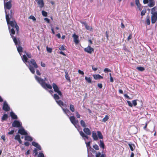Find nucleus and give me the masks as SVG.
<instances>
[{
    "label": "nucleus",
    "mask_w": 157,
    "mask_h": 157,
    "mask_svg": "<svg viewBox=\"0 0 157 157\" xmlns=\"http://www.w3.org/2000/svg\"><path fill=\"white\" fill-rule=\"evenodd\" d=\"M13 13L12 10H10V13H7L6 12V18L7 24L8 25V27L10 35L13 39V41L15 45H17V40L16 37L13 35L15 34V31L14 28H15L17 33L19 32V27L15 20L13 19L12 21L10 20V18H12L13 15Z\"/></svg>",
    "instance_id": "1"
},
{
    "label": "nucleus",
    "mask_w": 157,
    "mask_h": 157,
    "mask_svg": "<svg viewBox=\"0 0 157 157\" xmlns=\"http://www.w3.org/2000/svg\"><path fill=\"white\" fill-rule=\"evenodd\" d=\"M22 59L24 63H28L29 66V68L31 72L33 74H34L35 73V69L38 68V66L36 63L35 60L33 59H32L29 61H28V59L25 55H23Z\"/></svg>",
    "instance_id": "2"
},
{
    "label": "nucleus",
    "mask_w": 157,
    "mask_h": 157,
    "mask_svg": "<svg viewBox=\"0 0 157 157\" xmlns=\"http://www.w3.org/2000/svg\"><path fill=\"white\" fill-rule=\"evenodd\" d=\"M35 78L36 80L40 83L41 86L44 89H52V86L50 84H47L45 83V81L47 80L46 78H45L44 80L40 77H38L36 75H35Z\"/></svg>",
    "instance_id": "3"
},
{
    "label": "nucleus",
    "mask_w": 157,
    "mask_h": 157,
    "mask_svg": "<svg viewBox=\"0 0 157 157\" xmlns=\"http://www.w3.org/2000/svg\"><path fill=\"white\" fill-rule=\"evenodd\" d=\"M12 7V5L11 1H9L6 2H4V7L6 13V12L7 13H10V12H9V11H7V10H10Z\"/></svg>",
    "instance_id": "4"
},
{
    "label": "nucleus",
    "mask_w": 157,
    "mask_h": 157,
    "mask_svg": "<svg viewBox=\"0 0 157 157\" xmlns=\"http://www.w3.org/2000/svg\"><path fill=\"white\" fill-rule=\"evenodd\" d=\"M54 91L55 92L57 93L59 95L62 96V93L61 91L59 90V88L58 86L55 83H53L52 84V86Z\"/></svg>",
    "instance_id": "5"
},
{
    "label": "nucleus",
    "mask_w": 157,
    "mask_h": 157,
    "mask_svg": "<svg viewBox=\"0 0 157 157\" xmlns=\"http://www.w3.org/2000/svg\"><path fill=\"white\" fill-rule=\"evenodd\" d=\"M69 118L71 123L74 125L78 124V121L76 120L75 117L74 116L69 117Z\"/></svg>",
    "instance_id": "6"
},
{
    "label": "nucleus",
    "mask_w": 157,
    "mask_h": 157,
    "mask_svg": "<svg viewBox=\"0 0 157 157\" xmlns=\"http://www.w3.org/2000/svg\"><path fill=\"white\" fill-rule=\"evenodd\" d=\"M157 21V13H155L152 14L151 16V22L153 24Z\"/></svg>",
    "instance_id": "7"
},
{
    "label": "nucleus",
    "mask_w": 157,
    "mask_h": 157,
    "mask_svg": "<svg viewBox=\"0 0 157 157\" xmlns=\"http://www.w3.org/2000/svg\"><path fill=\"white\" fill-rule=\"evenodd\" d=\"M2 109L4 110L6 112L9 111L10 109V107L9 106L6 101H5L4 102L2 107Z\"/></svg>",
    "instance_id": "8"
},
{
    "label": "nucleus",
    "mask_w": 157,
    "mask_h": 157,
    "mask_svg": "<svg viewBox=\"0 0 157 157\" xmlns=\"http://www.w3.org/2000/svg\"><path fill=\"white\" fill-rule=\"evenodd\" d=\"M84 51L85 52L91 54L92 53V52H93L94 51V49L90 46L88 45L86 48H85L84 49Z\"/></svg>",
    "instance_id": "9"
},
{
    "label": "nucleus",
    "mask_w": 157,
    "mask_h": 157,
    "mask_svg": "<svg viewBox=\"0 0 157 157\" xmlns=\"http://www.w3.org/2000/svg\"><path fill=\"white\" fill-rule=\"evenodd\" d=\"M12 126L13 127L20 128L22 126L20 122L17 120H15L12 124Z\"/></svg>",
    "instance_id": "10"
},
{
    "label": "nucleus",
    "mask_w": 157,
    "mask_h": 157,
    "mask_svg": "<svg viewBox=\"0 0 157 157\" xmlns=\"http://www.w3.org/2000/svg\"><path fill=\"white\" fill-rule=\"evenodd\" d=\"M72 37L73 38L75 44H78L79 42L78 36L76 35L75 33H74L72 35Z\"/></svg>",
    "instance_id": "11"
},
{
    "label": "nucleus",
    "mask_w": 157,
    "mask_h": 157,
    "mask_svg": "<svg viewBox=\"0 0 157 157\" xmlns=\"http://www.w3.org/2000/svg\"><path fill=\"white\" fill-rule=\"evenodd\" d=\"M18 133L21 135H27L28 134L26 131L23 128L19 129L18 131Z\"/></svg>",
    "instance_id": "12"
},
{
    "label": "nucleus",
    "mask_w": 157,
    "mask_h": 157,
    "mask_svg": "<svg viewBox=\"0 0 157 157\" xmlns=\"http://www.w3.org/2000/svg\"><path fill=\"white\" fill-rule=\"evenodd\" d=\"M62 109L64 113L68 117H69V114L70 115L72 114L71 112L67 108H64L63 107H62Z\"/></svg>",
    "instance_id": "13"
},
{
    "label": "nucleus",
    "mask_w": 157,
    "mask_h": 157,
    "mask_svg": "<svg viewBox=\"0 0 157 157\" xmlns=\"http://www.w3.org/2000/svg\"><path fill=\"white\" fill-rule=\"evenodd\" d=\"M37 3L40 8H41L44 6V3L43 0H38Z\"/></svg>",
    "instance_id": "14"
},
{
    "label": "nucleus",
    "mask_w": 157,
    "mask_h": 157,
    "mask_svg": "<svg viewBox=\"0 0 157 157\" xmlns=\"http://www.w3.org/2000/svg\"><path fill=\"white\" fill-rule=\"evenodd\" d=\"M17 45H18V46L17 47V51L18 52L20 53H20L21 52H22V49H23V48H22V47H21L20 45V42L19 41V42L18 43V42H17ZM17 46V45H16Z\"/></svg>",
    "instance_id": "15"
},
{
    "label": "nucleus",
    "mask_w": 157,
    "mask_h": 157,
    "mask_svg": "<svg viewBox=\"0 0 157 157\" xmlns=\"http://www.w3.org/2000/svg\"><path fill=\"white\" fill-rule=\"evenodd\" d=\"M83 131L87 135H90L91 134V132L88 128H84L83 129Z\"/></svg>",
    "instance_id": "16"
},
{
    "label": "nucleus",
    "mask_w": 157,
    "mask_h": 157,
    "mask_svg": "<svg viewBox=\"0 0 157 157\" xmlns=\"http://www.w3.org/2000/svg\"><path fill=\"white\" fill-rule=\"evenodd\" d=\"M123 143L124 144H125L126 143H127L128 144L129 147H135L136 146L135 144L132 142H130L129 143H128L127 141H123Z\"/></svg>",
    "instance_id": "17"
},
{
    "label": "nucleus",
    "mask_w": 157,
    "mask_h": 157,
    "mask_svg": "<svg viewBox=\"0 0 157 157\" xmlns=\"http://www.w3.org/2000/svg\"><path fill=\"white\" fill-rule=\"evenodd\" d=\"M92 137L94 140H98V137L96 133L94 131L92 132Z\"/></svg>",
    "instance_id": "18"
},
{
    "label": "nucleus",
    "mask_w": 157,
    "mask_h": 157,
    "mask_svg": "<svg viewBox=\"0 0 157 157\" xmlns=\"http://www.w3.org/2000/svg\"><path fill=\"white\" fill-rule=\"evenodd\" d=\"M93 77L96 80L103 78V76L99 74L94 75H93Z\"/></svg>",
    "instance_id": "19"
},
{
    "label": "nucleus",
    "mask_w": 157,
    "mask_h": 157,
    "mask_svg": "<svg viewBox=\"0 0 157 157\" xmlns=\"http://www.w3.org/2000/svg\"><path fill=\"white\" fill-rule=\"evenodd\" d=\"M10 115L11 118L13 119H17V116L13 112L10 113Z\"/></svg>",
    "instance_id": "20"
},
{
    "label": "nucleus",
    "mask_w": 157,
    "mask_h": 157,
    "mask_svg": "<svg viewBox=\"0 0 157 157\" xmlns=\"http://www.w3.org/2000/svg\"><path fill=\"white\" fill-rule=\"evenodd\" d=\"M80 135L85 140V138L86 139H88V137L82 131H81L79 132Z\"/></svg>",
    "instance_id": "21"
},
{
    "label": "nucleus",
    "mask_w": 157,
    "mask_h": 157,
    "mask_svg": "<svg viewBox=\"0 0 157 157\" xmlns=\"http://www.w3.org/2000/svg\"><path fill=\"white\" fill-rule=\"evenodd\" d=\"M15 139L18 140L20 144L22 143V141L21 140L20 136L19 135H16L15 137Z\"/></svg>",
    "instance_id": "22"
},
{
    "label": "nucleus",
    "mask_w": 157,
    "mask_h": 157,
    "mask_svg": "<svg viewBox=\"0 0 157 157\" xmlns=\"http://www.w3.org/2000/svg\"><path fill=\"white\" fill-rule=\"evenodd\" d=\"M8 117L7 114H4L2 117V121H4L8 119Z\"/></svg>",
    "instance_id": "23"
},
{
    "label": "nucleus",
    "mask_w": 157,
    "mask_h": 157,
    "mask_svg": "<svg viewBox=\"0 0 157 157\" xmlns=\"http://www.w3.org/2000/svg\"><path fill=\"white\" fill-rule=\"evenodd\" d=\"M155 4V2L154 0H149V2L148 6L150 7L153 6Z\"/></svg>",
    "instance_id": "24"
},
{
    "label": "nucleus",
    "mask_w": 157,
    "mask_h": 157,
    "mask_svg": "<svg viewBox=\"0 0 157 157\" xmlns=\"http://www.w3.org/2000/svg\"><path fill=\"white\" fill-rule=\"evenodd\" d=\"M25 140L29 141H30L33 140V138L27 135H25Z\"/></svg>",
    "instance_id": "25"
},
{
    "label": "nucleus",
    "mask_w": 157,
    "mask_h": 157,
    "mask_svg": "<svg viewBox=\"0 0 157 157\" xmlns=\"http://www.w3.org/2000/svg\"><path fill=\"white\" fill-rule=\"evenodd\" d=\"M53 97L56 102V101H58V100L60 99V97L59 96V94L58 95L57 94H54Z\"/></svg>",
    "instance_id": "26"
},
{
    "label": "nucleus",
    "mask_w": 157,
    "mask_h": 157,
    "mask_svg": "<svg viewBox=\"0 0 157 157\" xmlns=\"http://www.w3.org/2000/svg\"><path fill=\"white\" fill-rule=\"evenodd\" d=\"M57 104L61 107H62V106H64V103L61 100H58V101H56V102Z\"/></svg>",
    "instance_id": "27"
},
{
    "label": "nucleus",
    "mask_w": 157,
    "mask_h": 157,
    "mask_svg": "<svg viewBox=\"0 0 157 157\" xmlns=\"http://www.w3.org/2000/svg\"><path fill=\"white\" fill-rule=\"evenodd\" d=\"M98 136L100 139H102L103 138V136L100 131H98L97 132Z\"/></svg>",
    "instance_id": "28"
},
{
    "label": "nucleus",
    "mask_w": 157,
    "mask_h": 157,
    "mask_svg": "<svg viewBox=\"0 0 157 157\" xmlns=\"http://www.w3.org/2000/svg\"><path fill=\"white\" fill-rule=\"evenodd\" d=\"M70 109L72 112H75V108L73 105L71 104L70 105Z\"/></svg>",
    "instance_id": "29"
},
{
    "label": "nucleus",
    "mask_w": 157,
    "mask_h": 157,
    "mask_svg": "<svg viewBox=\"0 0 157 157\" xmlns=\"http://www.w3.org/2000/svg\"><path fill=\"white\" fill-rule=\"evenodd\" d=\"M32 145L35 147H41L37 143L35 142H33L32 143Z\"/></svg>",
    "instance_id": "30"
},
{
    "label": "nucleus",
    "mask_w": 157,
    "mask_h": 157,
    "mask_svg": "<svg viewBox=\"0 0 157 157\" xmlns=\"http://www.w3.org/2000/svg\"><path fill=\"white\" fill-rule=\"evenodd\" d=\"M65 47L66 46L65 45H63L61 46H60L59 48L60 50L64 51L66 49Z\"/></svg>",
    "instance_id": "31"
},
{
    "label": "nucleus",
    "mask_w": 157,
    "mask_h": 157,
    "mask_svg": "<svg viewBox=\"0 0 157 157\" xmlns=\"http://www.w3.org/2000/svg\"><path fill=\"white\" fill-rule=\"evenodd\" d=\"M85 78L86 80V81L87 82H88L89 83H90L91 82L92 80H91V78H90V77H88L86 76L85 77Z\"/></svg>",
    "instance_id": "32"
},
{
    "label": "nucleus",
    "mask_w": 157,
    "mask_h": 157,
    "mask_svg": "<svg viewBox=\"0 0 157 157\" xmlns=\"http://www.w3.org/2000/svg\"><path fill=\"white\" fill-rule=\"evenodd\" d=\"M80 124L83 127H86V125L85 122L83 120H81L80 121Z\"/></svg>",
    "instance_id": "33"
},
{
    "label": "nucleus",
    "mask_w": 157,
    "mask_h": 157,
    "mask_svg": "<svg viewBox=\"0 0 157 157\" xmlns=\"http://www.w3.org/2000/svg\"><path fill=\"white\" fill-rule=\"evenodd\" d=\"M38 149L39 150H41V148H35L33 151V153L35 154V155H36L38 154Z\"/></svg>",
    "instance_id": "34"
},
{
    "label": "nucleus",
    "mask_w": 157,
    "mask_h": 157,
    "mask_svg": "<svg viewBox=\"0 0 157 157\" xmlns=\"http://www.w3.org/2000/svg\"><path fill=\"white\" fill-rule=\"evenodd\" d=\"M65 78L68 81H70V78L67 71H65Z\"/></svg>",
    "instance_id": "35"
},
{
    "label": "nucleus",
    "mask_w": 157,
    "mask_h": 157,
    "mask_svg": "<svg viewBox=\"0 0 157 157\" xmlns=\"http://www.w3.org/2000/svg\"><path fill=\"white\" fill-rule=\"evenodd\" d=\"M99 146L100 147H104L105 145L103 140H100Z\"/></svg>",
    "instance_id": "36"
},
{
    "label": "nucleus",
    "mask_w": 157,
    "mask_h": 157,
    "mask_svg": "<svg viewBox=\"0 0 157 157\" xmlns=\"http://www.w3.org/2000/svg\"><path fill=\"white\" fill-rule=\"evenodd\" d=\"M109 117L107 115H106L104 118L102 120V121L104 122H105L109 119Z\"/></svg>",
    "instance_id": "37"
},
{
    "label": "nucleus",
    "mask_w": 157,
    "mask_h": 157,
    "mask_svg": "<svg viewBox=\"0 0 157 157\" xmlns=\"http://www.w3.org/2000/svg\"><path fill=\"white\" fill-rule=\"evenodd\" d=\"M135 3L138 7L140 8L141 5L140 4L139 0H135Z\"/></svg>",
    "instance_id": "38"
},
{
    "label": "nucleus",
    "mask_w": 157,
    "mask_h": 157,
    "mask_svg": "<svg viewBox=\"0 0 157 157\" xmlns=\"http://www.w3.org/2000/svg\"><path fill=\"white\" fill-rule=\"evenodd\" d=\"M136 69L139 71H143L145 70L144 68L142 67H136Z\"/></svg>",
    "instance_id": "39"
},
{
    "label": "nucleus",
    "mask_w": 157,
    "mask_h": 157,
    "mask_svg": "<svg viewBox=\"0 0 157 157\" xmlns=\"http://www.w3.org/2000/svg\"><path fill=\"white\" fill-rule=\"evenodd\" d=\"M41 13H42V15L43 16L47 17V16L48 13L46 11H45L44 10H42V11Z\"/></svg>",
    "instance_id": "40"
},
{
    "label": "nucleus",
    "mask_w": 157,
    "mask_h": 157,
    "mask_svg": "<svg viewBox=\"0 0 157 157\" xmlns=\"http://www.w3.org/2000/svg\"><path fill=\"white\" fill-rule=\"evenodd\" d=\"M46 49L48 52L51 53L52 52V48H48V46L46 47Z\"/></svg>",
    "instance_id": "41"
},
{
    "label": "nucleus",
    "mask_w": 157,
    "mask_h": 157,
    "mask_svg": "<svg viewBox=\"0 0 157 157\" xmlns=\"http://www.w3.org/2000/svg\"><path fill=\"white\" fill-rule=\"evenodd\" d=\"M156 8V7H155L153 8L151 10V13L153 14V13H157L155 11V9Z\"/></svg>",
    "instance_id": "42"
},
{
    "label": "nucleus",
    "mask_w": 157,
    "mask_h": 157,
    "mask_svg": "<svg viewBox=\"0 0 157 157\" xmlns=\"http://www.w3.org/2000/svg\"><path fill=\"white\" fill-rule=\"evenodd\" d=\"M85 27L87 30H90V31H91L92 30V28L91 27H90L88 26L87 24Z\"/></svg>",
    "instance_id": "43"
},
{
    "label": "nucleus",
    "mask_w": 157,
    "mask_h": 157,
    "mask_svg": "<svg viewBox=\"0 0 157 157\" xmlns=\"http://www.w3.org/2000/svg\"><path fill=\"white\" fill-rule=\"evenodd\" d=\"M29 18L32 19L33 21H35L36 20V18L33 15L30 16L29 17Z\"/></svg>",
    "instance_id": "44"
},
{
    "label": "nucleus",
    "mask_w": 157,
    "mask_h": 157,
    "mask_svg": "<svg viewBox=\"0 0 157 157\" xmlns=\"http://www.w3.org/2000/svg\"><path fill=\"white\" fill-rule=\"evenodd\" d=\"M136 101L137 100H134L132 101V105H133L134 106H136L137 105V103Z\"/></svg>",
    "instance_id": "45"
},
{
    "label": "nucleus",
    "mask_w": 157,
    "mask_h": 157,
    "mask_svg": "<svg viewBox=\"0 0 157 157\" xmlns=\"http://www.w3.org/2000/svg\"><path fill=\"white\" fill-rule=\"evenodd\" d=\"M127 102L128 103V105L129 106L132 107L133 106V105L131 103V101H127Z\"/></svg>",
    "instance_id": "46"
},
{
    "label": "nucleus",
    "mask_w": 157,
    "mask_h": 157,
    "mask_svg": "<svg viewBox=\"0 0 157 157\" xmlns=\"http://www.w3.org/2000/svg\"><path fill=\"white\" fill-rule=\"evenodd\" d=\"M146 23L148 25H149L150 24V20L149 17L146 20Z\"/></svg>",
    "instance_id": "47"
},
{
    "label": "nucleus",
    "mask_w": 157,
    "mask_h": 157,
    "mask_svg": "<svg viewBox=\"0 0 157 157\" xmlns=\"http://www.w3.org/2000/svg\"><path fill=\"white\" fill-rule=\"evenodd\" d=\"M38 157H44V154L42 152H40L38 155Z\"/></svg>",
    "instance_id": "48"
},
{
    "label": "nucleus",
    "mask_w": 157,
    "mask_h": 157,
    "mask_svg": "<svg viewBox=\"0 0 157 157\" xmlns=\"http://www.w3.org/2000/svg\"><path fill=\"white\" fill-rule=\"evenodd\" d=\"M104 72H111V70L110 69H109L108 68H105L104 70Z\"/></svg>",
    "instance_id": "49"
},
{
    "label": "nucleus",
    "mask_w": 157,
    "mask_h": 157,
    "mask_svg": "<svg viewBox=\"0 0 157 157\" xmlns=\"http://www.w3.org/2000/svg\"><path fill=\"white\" fill-rule=\"evenodd\" d=\"M146 13V11L144 10H143L141 11V16H143L145 15V13Z\"/></svg>",
    "instance_id": "50"
},
{
    "label": "nucleus",
    "mask_w": 157,
    "mask_h": 157,
    "mask_svg": "<svg viewBox=\"0 0 157 157\" xmlns=\"http://www.w3.org/2000/svg\"><path fill=\"white\" fill-rule=\"evenodd\" d=\"M124 96L125 97L127 98L128 99H131V98L127 94H124Z\"/></svg>",
    "instance_id": "51"
},
{
    "label": "nucleus",
    "mask_w": 157,
    "mask_h": 157,
    "mask_svg": "<svg viewBox=\"0 0 157 157\" xmlns=\"http://www.w3.org/2000/svg\"><path fill=\"white\" fill-rule=\"evenodd\" d=\"M36 73L38 75H41V73L38 69L36 70Z\"/></svg>",
    "instance_id": "52"
},
{
    "label": "nucleus",
    "mask_w": 157,
    "mask_h": 157,
    "mask_svg": "<svg viewBox=\"0 0 157 157\" xmlns=\"http://www.w3.org/2000/svg\"><path fill=\"white\" fill-rule=\"evenodd\" d=\"M98 86L100 89H101L102 87V85L101 83H98Z\"/></svg>",
    "instance_id": "53"
},
{
    "label": "nucleus",
    "mask_w": 157,
    "mask_h": 157,
    "mask_svg": "<svg viewBox=\"0 0 157 157\" xmlns=\"http://www.w3.org/2000/svg\"><path fill=\"white\" fill-rule=\"evenodd\" d=\"M44 20L47 22V23H50V20L47 18H45Z\"/></svg>",
    "instance_id": "54"
},
{
    "label": "nucleus",
    "mask_w": 157,
    "mask_h": 157,
    "mask_svg": "<svg viewBox=\"0 0 157 157\" xmlns=\"http://www.w3.org/2000/svg\"><path fill=\"white\" fill-rule=\"evenodd\" d=\"M26 55L29 58H32V55L30 53H26Z\"/></svg>",
    "instance_id": "55"
},
{
    "label": "nucleus",
    "mask_w": 157,
    "mask_h": 157,
    "mask_svg": "<svg viewBox=\"0 0 157 157\" xmlns=\"http://www.w3.org/2000/svg\"><path fill=\"white\" fill-rule=\"evenodd\" d=\"M76 114L77 117L78 118H79L80 117V115L77 112H76Z\"/></svg>",
    "instance_id": "56"
},
{
    "label": "nucleus",
    "mask_w": 157,
    "mask_h": 157,
    "mask_svg": "<svg viewBox=\"0 0 157 157\" xmlns=\"http://www.w3.org/2000/svg\"><path fill=\"white\" fill-rule=\"evenodd\" d=\"M14 132V130H12L8 132V134L9 135H12L13 134Z\"/></svg>",
    "instance_id": "57"
},
{
    "label": "nucleus",
    "mask_w": 157,
    "mask_h": 157,
    "mask_svg": "<svg viewBox=\"0 0 157 157\" xmlns=\"http://www.w3.org/2000/svg\"><path fill=\"white\" fill-rule=\"evenodd\" d=\"M90 141H89L88 142H86V144L87 147H90Z\"/></svg>",
    "instance_id": "58"
},
{
    "label": "nucleus",
    "mask_w": 157,
    "mask_h": 157,
    "mask_svg": "<svg viewBox=\"0 0 157 157\" xmlns=\"http://www.w3.org/2000/svg\"><path fill=\"white\" fill-rule=\"evenodd\" d=\"M78 72L79 74H80L82 75H83L84 74V72L80 70H79L78 71Z\"/></svg>",
    "instance_id": "59"
},
{
    "label": "nucleus",
    "mask_w": 157,
    "mask_h": 157,
    "mask_svg": "<svg viewBox=\"0 0 157 157\" xmlns=\"http://www.w3.org/2000/svg\"><path fill=\"white\" fill-rule=\"evenodd\" d=\"M132 37V35L131 34H130L129 36H128L127 38V40L129 41L130 40Z\"/></svg>",
    "instance_id": "60"
},
{
    "label": "nucleus",
    "mask_w": 157,
    "mask_h": 157,
    "mask_svg": "<svg viewBox=\"0 0 157 157\" xmlns=\"http://www.w3.org/2000/svg\"><path fill=\"white\" fill-rule=\"evenodd\" d=\"M148 123L147 122L145 123V125L143 127V128L144 130H146V128L147 125Z\"/></svg>",
    "instance_id": "61"
},
{
    "label": "nucleus",
    "mask_w": 157,
    "mask_h": 157,
    "mask_svg": "<svg viewBox=\"0 0 157 157\" xmlns=\"http://www.w3.org/2000/svg\"><path fill=\"white\" fill-rule=\"evenodd\" d=\"M101 155V153L100 152H98L96 154V157H100Z\"/></svg>",
    "instance_id": "62"
},
{
    "label": "nucleus",
    "mask_w": 157,
    "mask_h": 157,
    "mask_svg": "<svg viewBox=\"0 0 157 157\" xmlns=\"http://www.w3.org/2000/svg\"><path fill=\"white\" fill-rule=\"evenodd\" d=\"M80 22L81 24H83L85 26L87 24L86 21H81Z\"/></svg>",
    "instance_id": "63"
},
{
    "label": "nucleus",
    "mask_w": 157,
    "mask_h": 157,
    "mask_svg": "<svg viewBox=\"0 0 157 157\" xmlns=\"http://www.w3.org/2000/svg\"><path fill=\"white\" fill-rule=\"evenodd\" d=\"M92 69L94 71H96L98 70L97 67H94L93 66H92Z\"/></svg>",
    "instance_id": "64"
}]
</instances>
